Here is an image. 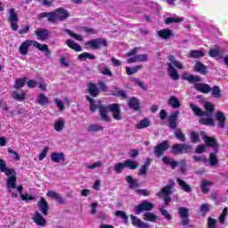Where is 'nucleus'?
<instances>
[{"instance_id": "29", "label": "nucleus", "mask_w": 228, "mask_h": 228, "mask_svg": "<svg viewBox=\"0 0 228 228\" xmlns=\"http://www.w3.org/2000/svg\"><path fill=\"white\" fill-rule=\"evenodd\" d=\"M126 182L129 184L130 190H136V188H140V183H138V180L133 178L131 175H127L126 177Z\"/></svg>"}, {"instance_id": "17", "label": "nucleus", "mask_w": 228, "mask_h": 228, "mask_svg": "<svg viewBox=\"0 0 228 228\" xmlns=\"http://www.w3.org/2000/svg\"><path fill=\"white\" fill-rule=\"evenodd\" d=\"M31 44L33 45V40H25L22 42L19 47V53L22 56H26L28 53L29 52V48L31 47Z\"/></svg>"}, {"instance_id": "58", "label": "nucleus", "mask_w": 228, "mask_h": 228, "mask_svg": "<svg viewBox=\"0 0 228 228\" xmlns=\"http://www.w3.org/2000/svg\"><path fill=\"white\" fill-rule=\"evenodd\" d=\"M159 210L161 213V216L166 217L167 220H172V215H170V213H168L164 207L159 208Z\"/></svg>"}, {"instance_id": "24", "label": "nucleus", "mask_w": 228, "mask_h": 228, "mask_svg": "<svg viewBox=\"0 0 228 228\" xmlns=\"http://www.w3.org/2000/svg\"><path fill=\"white\" fill-rule=\"evenodd\" d=\"M33 220L37 225H39V227H45V224H47L45 217H44L38 211H36Z\"/></svg>"}, {"instance_id": "9", "label": "nucleus", "mask_w": 228, "mask_h": 228, "mask_svg": "<svg viewBox=\"0 0 228 228\" xmlns=\"http://www.w3.org/2000/svg\"><path fill=\"white\" fill-rule=\"evenodd\" d=\"M200 135L202 137V140H204L207 147H211L212 149H214V152L216 153L218 152L219 144L218 141H216V138L206 135V132L204 131L200 132Z\"/></svg>"}, {"instance_id": "2", "label": "nucleus", "mask_w": 228, "mask_h": 228, "mask_svg": "<svg viewBox=\"0 0 228 228\" xmlns=\"http://www.w3.org/2000/svg\"><path fill=\"white\" fill-rule=\"evenodd\" d=\"M0 172H3L8 177L6 180V189L8 193H11L12 199H17V194L12 191V190L17 188V173L13 168H8L6 167V162L2 159H0Z\"/></svg>"}, {"instance_id": "4", "label": "nucleus", "mask_w": 228, "mask_h": 228, "mask_svg": "<svg viewBox=\"0 0 228 228\" xmlns=\"http://www.w3.org/2000/svg\"><path fill=\"white\" fill-rule=\"evenodd\" d=\"M174 186H175V183L174 180H170L169 184L164 186L161 191L156 194L159 199H163L166 208H168V206H170V202H172V198L170 195L174 193L172 191Z\"/></svg>"}, {"instance_id": "36", "label": "nucleus", "mask_w": 228, "mask_h": 228, "mask_svg": "<svg viewBox=\"0 0 228 228\" xmlns=\"http://www.w3.org/2000/svg\"><path fill=\"white\" fill-rule=\"evenodd\" d=\"M51 159L53 163H60L61 161H65V154L63 152H53L51 154Z\"/></svg>"}, {"instance_id": "5", "label": "nucleus", "mask_w": 228, "mask_h": 228, "mask_svg": "<svg viewBox=\"0 0 228 228\" xmlns=\"http://www.w3.org/2000/svg\"><path fill=\"white\" fill-rule=\"evenodd\" d=\"M205 117L199 119V124L201 126H212L215 127V119H213V112L215 111V105L209 102L205 103Z\"/></svg>"}, {"instance_id": "61", "label": "nucleus", "mask_w": 228, "mask_h": 228, "mask_svg": "<svg viewBox=\"0 0 228 228\" xmlns=\"http://www.w3.org/2000/svg\"><path fill=\"white\" fill-rule=\"evenodd\" d=\"M134 82L135 83V85H137V86H140L142 90H144V92H147V89H148L147 85L142 82V80H140L139 78H134Z\"/></svg>"}, {"instance_id": "11", "label": "nucleus", "mask_w": 228, "mask_h": 228, "mask_svg": "<svg viewBox=\"0 0 228 228\" xmlns=\"http://www.w3.org/2000/svg\"><path fill=\"white\" fill-rule=\"evenodd\" d=\"M8 22L10 23L12 31H17V29H19V15H17V12H15V9L13 8L9 10Z\"/></svg>"}, {"instance_id": "31", "label": "nucleus", "mask_w": 228, "mask_h": 228, "mask_svg": "<svg viewBox=\"0 0 228 228\" xmlns=\"http://www.w3.org/2000/svg\"><path fill=\"white\" fill-rule=\"evenodd\" d=\"M190 108L192 113H194L195 117H206V111L202 110L200 107H198L194 103H190Z\"/></svg>"}, {"instance_id": "46", "label": "nucleus", "mask_w": 228, "mask_h": 228, "mask_svg": "<svg viewBox=\"0 0 228 228\" xmlns=\"http://www.w3.org/2000/svg\"><path fill=\"white\" fill-rule=\"evenodd\" d=\"M174 134L175 139L179 140V142H186V135L183 133V129L177 128Z\"/></svg>"}, {"instance_id": "27", "label": "nucleus", "mask_w": 228, "mask_h": 228, "mask_svg": "<svg viewBox=\"0 0 228 228\" xmlns=\"http://www.w3.org/2000/svg\"><path fill=\"white\" fill-rule=\"evenodd\" d=\"M216 119L217 120V122L219 124V127L221 129H224L225 127V124L227 122V119L225 118V114H224V112L218 110L216 113Z\"/></svg>"}, {"instance_id": "53", "label": "nucleus", "mask_w": 228, "mask_h": 228, "mask_svg": "<svg viewBox=\"0 0 228 228\" xmlns=\"http://www.w3.org/2000/svg\"><path fill=\"white\" fill-rule=\"evenodd\" d=\"M179 22H183V19L179 17H168L165 20V24H177Z\"/></svg>"}, {"instance_id": "34", "label": "nucleus", "mask_w": 228, "mask_h": 228, "mask_svg": "<svg viewBox=\"0 0 228 228\" xmlns=\"http://www.w3.org/2000/svg\"><path fill=\"white\" fill-rule=\"evenodd\" d=\"M66 45H68V47H69V49L76 51V53H81V51H83V48L81 47V45H79V44L72 41V39H68L66 41Z\"/></svg>"}, {"instance_id": "26", "label": "nucleus", "mask_w": 228, "mask_h": 228, "mask_svg": "<svg viewBox=\"0 0 228 228\" xmlns=\"http://www.w3.org/2000/svg\"><path fill=\"white\" fill-rule=\"evenodd\" d=\"M194 70L195 72H198V74H201V76H206L208 74V66L204 65L200 61H197L194 65Z\"/></svg>"}, {"instance_id": "33", "label": "nucleus", "mask_w": 228, "mask_h": 228, "mask_svg": "<svg viewBox=\"0 0 228 228\" xmlns=\"http://www.w3.org/2000/svg\"><path fill=\"white\" fill-rule=\"evenodd\" d=\"M176 181L180 188H182V190H183L185 193H191L192 191L191 185L186 183V182L181 178H177Z\"/></svg>"}, {"instance_id": "43", "label": "nucleus", "mask_w": 228, "mask_h": 228, "mask_svg": "<svg viewBox=\"0 0 228 228\" xmlns=\"http://www.w3.org/2000/svg\"><path fill=\"white\" fill-rule=\"evenodd\" d=\"M183 79L191 84L200 83L202 81V77L195 75H189L188 77H183Z\"/></svg>"}, {"instance_id": "37", "label": "nucleus", "mask_w": 228, "mask_h": 228, "mask_svg": "<svg viewBox=\"0 0 228 228\" xmlns=\"http://www.w3.org/2000/svg\"><path fill=\"white\" fill-rule=\"evenodd\" d=\"M209 186H213V182L203 180L200 184V190L204 195L209 193Z\"/></svg>"}, {"instance_id": "45", "label": "nucleus", "mask_w": 228, "mask_h": 228, "mask_svg": "<svg viewBox=\"0 0 228 228\" xmlns=\"http://www.w3.org/2000/svg\"><path fill=\"white\" fill-rule=\"evenodd\" d=\"M125 167L130 170H136L138 168V162L133 161L131 159H126L124 161Z\"/></svg>"}, {"instance_id": "35", "label": "nucleus", "mask_w": 228, "mask_h": 228, "mask_svg": "<svg viewBox=\"0 0 228 228\" xmlns=\"http://www.w3.org/2000/svg\"><path fill=\"white\" fill-rule=\"evenodd\" d=\"M210 92L214 99H218V101L222 99V89H220V86H212Z\"/></svg>"}, {"instance_id": "7", "label": "nucleus", "mask_w": 228, "mask_h": 228, "mask_svg": "<svg viewBox=\"0 0 228 228\" xmlns=\"http://www.w3.org/2000/svg\"><path fill=\"white\" fill-rule=\"evenodd\" d=\"M192 148L191 145L186 143H175L173 144L169 152L173 154V156H179L181 154H190L191 152Z\"/></svg>"}, {"instance_id": "30", "label": "nucleus", "mask_w": 228, "mask_h": 228, "mask_svg": "<svg viewBox=\"0 0 228 228\" xmlns=\"http://www.w3.org/2000/svg\"><path fill=\"white\" fill-rule=\"evenodd\" d=\"M167 104L171 106V108H173L174 110L181 108V102L179 101V99H177L175 95H172L169 97Z\"/></svg>"}, {"instance_id": "19", "label": "nucleus", "mask_w": 228, "mask_h": 228, "mask_svg": "<svg viewBox=\"0 0 228 228\" xmlns=\"http://www.w3.org/2000/svg\"><path fill=\"white\" fill-rule=\"evenodd\" d=\"M193 88L200 94H209L211 92V86L206 83H195Z\"/></svg>"}, {"instance_id": "8", "label": "nucleus", "mask_w": 228, "mask_h": 228, "mask_svg": "<svg viewBox=\"0 0 228 228\" xmlns=\"http://www.w3.org/2000/svg\"><path fill=\"white\" fill-rule=\"evenodd\" d=\"M162 161H163L164 165H168L172 170H175V168H177V167H179V165H180V172L182 174L186 173V168L188 167V164H186V161H184V160H181L179 163L175 160H172V159H170L167 156H164L162 158Z\"/></svg>"}, {"instance_id": "63", "label": "nucleus", "mask_w": 228, "mask_h": 228, "mask_svg": "<svg viewBox=\"0 0 228 228\" xmlns=\"http://www.w3.org/2000/svg\"><path fill=\"white\" fill-rule=\"evenodd\" d=\"M208 228H216V220L213 217L208 218Z\"/></svg>"}, {"instance_id": "16", "label": "nucleus", "mask_w": 228, "mask_h": 228, "mask_svg": "<svg viewBox=\"0 0 228 228\" xmlns=\"http://www.w3.org/2000/svg\"><path fill=\"white\" fill-rule=\"evenodd\" d=\"M37 208L44 216H47V215H49V203L45 198L41 197L39 199V201L37 202Z\"/></svg>"}, {"instance_id": "23", "label": "nucleus", "mask_w": 228, "mask_h": 228, "mask_svg": "<svg viewBox=\"0 0 228 228\" xmlns=\"http://www.w3.org/2000/svg\"><path fill=\"white\" fill-rule=\"evenodd\" d=\"M33 46L36 47V49H38V51H42L43 53H45L46 58H51V51L49 50V46L47 45H42L33 40Z\"/></svg>"}, {"instance_id": "6", "label": "nucleus", "mask_w": 228, "mask_h": 228, "mask_svg": "<svg viewBox=\"0 0 228 228\" xmlns=\"http://www.w3.org/2000/svg\"><path fill=\"white\" fill-rule=\"evenodd\" d=\"M168 60L170 62L167 63V74L171 79L177 81V79H179V74L177 73V69L174 68V65L176 67V69H179L180 70L184 69V67H183V64H181L180 61L175 60V57L174 55H169Z\"/></svg>"}, {"instance_id": "41", "label": "nucleus", "mask_w": 228, "mask_h": 228, "mask_svg": "<svg viewBox=\"0 0 228 228\" xmlns=\"http://www.w3.org/2000/svg\"><path fill=\"white\" fill-rule=\"evenodd\" d=\"M63 127H65V120H63V118L57 119L53 125V128L57 133H60L63 131Z\"/></svg>"}, {"instance_id": "38", "label": "nucleus", "mask_w": 228, "mask_h": 228, "mask_svg": "<svg viewBox=\"0 0 228 228\" xmlns=\"http://www.w3.org/2000/svg\"><path fill=\"white\" fill-rule=\"evenodd\" d=\"M11 97L14 99L15 101H18L19 102H22L24 99H26V93L24 91H21V94H19L17 91H13L11 94Z\"/></svg>"}, {"instance_id": "62", "label": "nucleus", "mask_w": 228, "mask_h": 228, "mask_svg": "<svg viewBox=\"0 0 228 228\" xmlns=\"http://www.w3.org/2000/svg\"><path fill=\"white\" fill-rule=\"evenodd\" d=\"M191 141L192 143H199V133L195 131L191 132Z\"/></svg>"}, {"instance_id": "59", "label": "nucleus", "mask_w": 228, "mask_h": 228, "mask_svg": "<svg viewBox=\"0 0 228 228\" xmlns=\"http://www.w3.org/2000/svg\"><path fill=\"white\" fill-rule=\"evenodd\" d=\"M111 95H114L115 97H122L123 99H127V94H126V91L120 89L113 92Z\"/></svg>"}, {"instance_id": "48", "label": "nucleus", "mask_w": 228, "mask_h": 228, "mask_svg": "<svg viewBox=\"0 0 228 228\" xmlns=\"http://www.w3.org/2000/svg\"><path fill=\"white\" fill-rule=\"evenodd\" d=\"M190 56L191 58L199 59L204 58V56H206V53H204V51L202 50H192L190 52Z\"/></svg>"}, {"instance_id": "54", "label": "nucleus", "mask_w": 228, "mask_h": 228, "mask_svg": "<svg viewBox=\"0 0 228 228\" xmlns=\"http://www.w3.org/2000/svg\"><path fill=\"white\" fill-rule=\"evenodd\" d=\"M104 127L103 126H101L97 124H93V125H90L89 127H88V131L90 133H97L99 131H103Z\"/></svg>"}, {"instance_id": "56", "label": "nucleus", "mask_w": 228, "mask_h": 228, "mask_svg": "<svg viewBox=\"0 0 228 228\" xmlns=\"http://www.w3.org/2000/svg\"><path fill=\"white\" fill-rule=\"evenodd\" d=\"M200 211L202 214V216H206L208 215V213H209V211H210L209 205L208 203L201 204V206L200 208Z\"/></svg>"}, {"instance_id": "15", "label": "nucleus", "mask_w": 228, "mask_h": 228, "mask_svg": "<svg viewBox=\"0 0 228 228\" xmlns=\"http://www.w3.org/2000/svg\"><path fill=\"white\" fill-rule=\"evenodd\" d=\"M179 118V110L174 111L171 115L168 117V127L172 131H175L177 129V126H179L178 118Z\"/></svg>"}, {"instance_id": "42", "label": "nucleus", "mask_w": 228, "mask_h": 228, "mask_svg": "<svg viewBox=\"0 0 228 228\" xmlns=\"http://www.w3.org/2000/svg\"><path fill=\"white\" fill-rule=\"evenodd\" d=\"M150 126H151V120L147 118H143L140 120V122H138L135 125L136 129H145L146 127H150Z\"/></svg>"}, {"instance_id": "32", "label": "nucleus", "mask_w": 228, "mask_h": 228, "mask_svg": "<svg viewBox=\"0 0 228 228\" xmlns=\"http://www.w3.org/2000/svg\"><path fill=\"white\" fill-rule=\"evenodd\" d=\"M222 54H225V50L220 47L210 48L208 52L210 58H216V56H222Z\"/></svg>"}, {"instance_id": "12", "label": "nucleus", "mask_w": 228, "mask_h": 228, "mask_svg": "<svg viewBox=\"0 0 228 228\" xmlns=\"http://www.w3.org/2000/svg\"><path fill=\"white\" fill-rule=\"evenodd\" d=\"M91 49H101V47H108V41L104 38L91 39L86 43Z\"/></svg>"}, {"instance_id": "64", "label": "nucleus", "mask_w": 228, "mask_h": 228, "mask_svg": "<svg viewBox=\"0 0 228 228\" xmlns=\"http://www.w3.org/2000/svg\"><path fill=\"white\" fill-rule=\"evenodd\" d=\"M136 58H137V61L139 62L147 61V60H149V57L145 53L136 55Z\"/></svg>"}, {"instance_id": "60", "label": "nucleus", "mask_w": 228, "mask_h": 228, "mask_svg": "<svg viewBox=\"0 0 228 228\" xmlns=\"http://www.w3.org/2000/svg\"><path fill=\"white\" fill-rule=\"evenodd\" d=\"M126 168V164L124 163H118L114 166V170L116 174H122V169Z\"/></svg>"}, {"instance_id": "28", "label": "nucleus", "mask_w": 228, "mask_h": 228, "mask_svg": "<svg viewBox=\"0 0 228 228\" xmlns=\"http://www.w3.org/2000/svg\"><path fill=\"white\" fill-rule=\"evenodd\" d=\"M128 106L131 110H134V111H138L141 108L140 100L136 97H132L128 101Z\"/></svg>"}, {"instance_id": "50", "label": "nucleus", "mask_w": 228, "mask_h": 228, "mask_svg": "<svg viewBox=\"0 0 228 228\" xmlns=\"http://www.w3.org/2000/svg\"><path fill=\"white\" fill-rule=\"evenodd\" d=\"M115 215L118 218H121L122 220H124L125 224H128L129 216H127V214L126 212H124L122 210H117Z\"/></svg>"}, {"instance_id": "40", "label": "nucleus", "mask_w": 228, "mask_h": 228, "mask_svg": "<svg viewBox=\"0 0 228 228\" xmlns=\"http://www.w3.org/2000/svg\"><path fill=\"white\" fill-rule=\"evenodd\" d=\"M26 81H28L27 77L16 79L13 88H15V90H20V88H24V86H26Z\"/></svg>"}, {"instance_id": "1", "label": "nucleus", "mask_w": 228, "mask_h": 228, "mask_svg": "<svg viewBox=\"0 0 228 228\" xmlns=\"http://www.w3.org/2000/svg\"><path fill=\"white\" fill-rule=\"evenodd\" d=\"M86 99L87 102H89V109L91 113H95V111L99 110L100 117H102V120H103V122H111V118H110L108 111H110L114 120H122L120 104L111 103L106 106L102 105V102L101 100L95 101V99L88 95L86 96Z\"/></svg>"}, {"instance_id": "21", "label": "nucleus", "mask_w": 228, "mask_h": 228, "mask_svg": "<svg viewBox=\"0 0 228 228\" xmlns=\"http://www.w3.org/2000/svg\"><path fill=\"white\" fill-rule=\"evenodd\" d=\"M130 218L132 220V225H134V227L151 228V225L149 224L142 221V219L136 217L135 216L131 215Z\"/></svg>"}, {"instance_id": "22", "label": "nucleus", "mask_w": 228, "mask_h": 228, "mask_svg": "<svg viewBox=\"0 0 228 228\" xmlns=\"http://www.w3.org/2000/svg\"><path fill=\"white\" fill-rule=\"evenodd\" d=\"M87 92L91 97L95 98V97H99V95L101 94V89H99V87H97V85L90 82L87 85Z\"/></svg>"}, {"instance_id": "18", "label": "nucleus", "mask_w": 228, "mask_h": 228, "mask_svg": "<svg viewBox=\"0 0 228 228\" xmlns=\"http://www.w3.org/2000/svg\"><path fill=\"white\" fill-rule=\"evenodd\" d=\"M46 196L49 199H53V200H56V202L61 204V206H64V204H65V199H63L61 194L57 193L54 191H48L47 193H46Z\"/></svg>"}, {"instance_id": "51", "label": "nucleus", "mask_w": 228, "mask_h": 228, "mask_svg": "<svg viewBox=\"0 0 228 228\" xmlns=\"http://www.w3.org/2000/svg\"><path fill=\"white\" fill-rule=\"evenodd\" d=\"M65 33H67V35H69V37H72V38H75V40H78V42H83V37L81 35L76 34L69 28L65 29Z\"/></svg>"}, {"instance_id": "3", "label": "nucleus", "mask_w": 228, "mask_h": 228, "mask_svg": "<svg viewBox=\"0 0 228 228\" xmlns=\"http://www.w3.org/2000/svg\"><path fill=\"white\" fill-rule=\"evenodd\" d=\"M70 17V12L63 7L55 9L50 12H41L37 15V20L48 18V22L51 24H56V22H64Z\"/></svg>"}, {"instance_id": "47", "label": "nucleus", "mask_w": 228, "mask_h": 228, "mask_svg": "<svg viewBox=\"0 0 228 228\" xmlns=\"http://www.w3.org/2000/svg\"><path fill=\"white\" fill-rule=\"evenodd\" d=\"M216 154L218 152L214 151V153L209 154L208 162L211 165V167H216L218 165V157H216Z\"/></svg>"}, {"instance_id": "14", "label": "nucleus", "mask_w": 228, "mask_h": 228, "mask_svg": "<svg viewBox=\"0 0 228 228\" xmlns=\"http://www.w3.org/2000/svg\"><path fill=\"white\" fill-rule=\"evenodd\" d=\"M152 208H154V204L144 200L141 204L137 205L134 211L135 215H140L142 211H151Z\"/></svg>"}, {"instance_id": "10", "label": "nucleus", "mask_w": 228, "mask_h": 228, "mask_svg": "<svg viewBox=\"0 0 228 228\" xmlns=\"http://www.w3.org/2000/svg\"><path fill=\"white\" fill-rule=\"evenodd\" d=\"M170 149V143L168 141H162L159 144H157L154 148V155L156 158H162L165 156V151Z\"/></svg>"}, {"instance_id": "57", "label": "nucleus", "mask_w": 228, "mask_h": 228, "mask_svg": "<svg viewBox=\"0 0 228 228\" xmlns=\"http://www.w3.org/2000/svg\"><path fill=\"white\" fill-rule=\"evenodd\" d=\"M148 172L149 167L147 166L142 165L138 170V175H140L141 177H146Z\"/></svg>"}, {"instance_id": "13", "label": "nucleus", "mask_w": 228, "mask_h": 228, "mask_svg": "<svg viewBox=\"0 0 228 228\" xmlns=\"http://www.w3.org/2000/svg\"><path fill=\"white\" fill-rule=\"evenodd\" d=\"M178 215L182 218V225L186 226L190 224V210L186 207H180L178 208Z\"/></svg>"}, {"instance_id": "52", "label": "nucleus", "mask_w": 228, "mask_h": 228, "mask_svg": "<svg viewBox=\"0 0 228 228\" xmlns=\"http://www.w3.org/2000/svg\"><path fill=\"white\" fill-rule=\"evenodd\" d=\"M143 220L146 222H154L155 220H158V216L154 215L152 212H147L144 214Z\"/></svg>"}, {"instance_id": "49", "label": "nucleus", "mask_w": 228, "mask_h": 228, "mask_svg": "<svg viewBox=\"0 0 228 228\" xmlns=\"http://www.w3.org/2000/svg\"><path fill=\"white\" fill-rule=\"evenodd\" d=\"M139 70H142V65L134 66V67H126V73L127 76H133V74H136Z\"/></svg>"}, {"instance_id": "39", "label": "nucleus", "mask_w": 228, "mask_h": 228, "mask_svg": "<svg viewBox=\"0 0 228 228\" xmlns=\"http://www.w3.org/2000/svg\"><path fill=\"white\" fill-rule=\"evenodd\" d=\"M37 102L39 103L40 106H47L49 104V97L45 96L44 94H39L37 96Z\"/></svg>"}, {"instance_id": "20", "label": "nucleus", "mask_w": 228, "mask_h": 228, "mask_svg": "<svg viewBox=\"0 0 228 228\" xmlns=\"http://www.w3.org/2000/svg\"><path fill=\"white\" fill-rule=\"evenodd\" d=\"M35 35L37 40H41V42H45V40H47V38H49L51 32L48 29L38 28L35 31Z\"/></svg>"}, {"instance_id": "44", "label": "nucleus", "mask_w": 228, "mask_h": 228, "mask_svg": "<svg viewBox=\"0 0 228 228\" xmlns=\"http://www.w3.org/2000/svg\"><path fill=\"white\" fill-rule=\"evenodd\" d=\"M77 58L80 61H86V60H95V55L90 53H82Z\"/></svg>"}, {"instance_id": "55", "label": "nucleus", "mask_w": 228, "mask_h": 228, "mask_svg": "<svg viewBox=\"0 0 228 228\" xmlns=\"http://www.w3.org/2000/svg\"><path fill=\"white\" fill-rule=\"evenodd\" d=\"M100 74H102V76H108L109 77H113V71H111L108 67L100 68Z\"/></svg>"}, {"instance_id": "25", "label": "nucleus", "mask_w": 228, "mask_h": 228, "mask_svg": "<svg viewBox=\"0 0 228 228\" xmlns=\"http://www.w3.org/2000/svg\"><path fill=\"white\" fill-rule=\"evenodd\" d=\"M158 36L162 40H170V38H174V32L169 28H162L158 32Z\"/></svg>"}]
</instances>
